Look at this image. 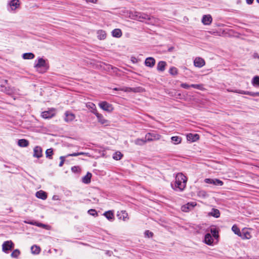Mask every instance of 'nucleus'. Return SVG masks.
Here are the masks:
<instances>
[{
    "label": "nucleus",
    "mask_w": 259,
    "mask_h": 259,
    "mask_svg": "<svg viewBox=\"0 0 259 259\" xmlns=\"http://www.w3.org/2000/svg\"><path fill=\"white\" fill-rule=\"evenodd\" d=\"M187 182V177L183 174L179 173L176 177L175 186L171 184V187L175 190L183 191L186 188Z\"/></svg>",
    "instance_id": "obj_1"
},
{
    "label": "nucleus",
    "mask_w": 259,
    "mask_h": 259,
    "mask_svg": "<svg viewBox=\"0 0 259 259\" xmlns=\"http://www.w3.org/2000/svg\"><path fill=\"white\" fill-rule=\"evenodd\" d=\"M34 67L38 72L44 73L49 69V65L47 60L38 57L35 61Z\"/></svg>",
    "instance_id": "obj_2"
},
{
    "label": "nucleus",
    "mask_w": 259,
    "mask_h": 259,
    "mask_svg": "<svg viewBox=\"0 0 259 259\" xmlns=\"http://www.w3.org/2000/svg\"><path fill=\"white\" fill-rule=\"evenodd\" d=\"M129 14L131 18L140 21H143L144 20L150 21L154 19L153 17H150L147 14L135 11H130Z\"/></svg>",
    "instance_id": "obj_3"
},
{
    "label": "nucleus",
    "mask_w": 259,
    "mask_h": 259,
    "mask_svg": "<svg viewBox=\"0 0 259 259\" xmlns=\"http://www.w3.org/2000/svg\"><path fill=\"white\" fill-rule=\"evenodd\" d=\"M161 137V135L156 133H148L145 135V139L147 142H152L159 140Z\"/></svg>",
    "instance_id": "obj_4"
},
{
    "label": "nucleus",
    "mask_w": 259,
    "mask_h": 259,
    "mask_svg": "<svg viewBox=\"0 0 259 259\" xmlns=\"http://www.w3.org/2000/svg\"><path fill=\"white\" fill-rule=\"evenodd\" d=\"M99 107L104 111L108 112H112L114 108L112 105L106 101H102L99 104Z\"/></svg>",
    "instance_id": "obj_5"
},
{
    "label": "nucleus",
    "mask_w": 259,
    "mask_h": 259,
    "mask_svg": "<svg viewBox=\"0 0 259 259\" xmlns=\"http://www.w3.org/2000/svg\"><path fill=\"white\" fill-rule=\"evenodd\" d=\"M14 247V244L12 241H5L2 245L3 251L8 253L9 250H12Z\"/></svg>",
    "instance_id": "obj_6"
},
{
    "label": "nucleus",
    "mask_w": 259,
    "mask_h": 259,
    "mask_svg": "<svg viewBox=\"0 0 259 259\" xmlns=\"http://www.w3.org/2000/svg\"><path fill=\"white\" fill-rule=\"evenodd\" d=\"M55 115V111L53 108L48 111H45L41 113V116L45 119H49L53 117Z\"/></svg>",
    "instance_id": "obj_7"
},
{
    "label": "nucleus",
    "mask_w": 259,
    "mask_h": 259,
    "mask_svg": "<svg viewBox=\"0 0 259 259\" xmlns=\"http://www.w3.org/2000/svg\"><path fill=\"white\" fill-rule=\"evenodd\" d=\"M95 115L96 116L99 123L105 125H108L109 122V121L105 119L102 114L98 113V111H95Z\"/></svg>",
    "instance_id": "obj_8"
},
{
    "label": "nucleus",
    "mask_w": 259,
    "mask_h": 259,
    "mask_svg": "<svg viewBox=\"0 0 259 259\" xmlns=\"http://www.w3.org/2000/svg\"><path fill=\"white\" fill-rule=\"evenodd\" d=\"M204 182L207 184H211L215 186H222L223 182L218 179L207 178L204 180Z\"/></svg>",
    "instance_id": "obj_9"
},
{
    "label": "nucleus",
    "mask_w": 259,
    "mask_h": 259,
    "mask_svg": "<svg viewBox=\"0 0 259 259\" xmlns=\"http://www.w3.org/2000/svg\"><path fill=\"white\" fill-rule=\"evenodd\" d=\"M205 64L204 60L201 57H196L194 60V65L198 68H201Z\"/></svg>",
    "instance_id": "obj_10"
},
{
    "label": "nucleus",
    "mask_w": 259,
    "mask_h": 259,
    "mask_svg": "<svg viewBox=\"0 0 259 259\" xmlns=\"http://www.w3.org/2000/svg\"><path fill=\"white\" fill-rule=\"evenodd\" d=\"M42 150L41 147L39 146H35L33 149V157L39 158L42 156Z\"/></svg>",
    "instance_id": "obj_11"
},
{
    "label": "nucleus",
    "mask_w": 259,
    "mask_h": 259,
    "mask_svg": "<svg viewBox=\"0 0 259 259\" xmlns=\"http://www.w3.org/2000/svg\"><path fill=\"white\" fill-rule=\"evenodd\" d=\"M196 205V203L195 202H189L187 204L184 205L182 206L181 209L183 211L188 212L189 210L192 209L193 207Z\"/></svg>",
    "instance_id": "obj_12"
},
{
    "label": "nucleus",
    "mask_w": 259,
    "mask_h": 259,
    "mask_svg": "<svg viewBox=\"0 0 259 259\" xmlns=\"http://www.w3.org/2000/svg\"><path fill=\"white\" fill-rule=\"evenodd\" d=\"M234 92L243 95H247L252 97H259V92H252L243 90H236Z\"/></svg>",
    "instance_id": "obj_13"
},
{
    "label": "nucleus",
    "mask_w": 259,
    "mask_h": 259,
    "mask_svg": "<svg viewBox=\"0 0 259 259\" xmlns=\"http://www.w3.org/2000/svg\"><path fill=\"white\" fill-rule=\"evenodd\" d=\"M65 117L64 118V120L67 122H69L72 121L75 116V115L69 111H66L65 113Z\"/></svg>",
    "instance_id": "obj_14"
},
{
    "label": "nucleus",
    "mask_w": 259,
    "mask_h": 259,
    "mask_svg": "<svg viewBox=\"0 0 259 259\" xmlns=\"http://www.w3.org/2000/svg\"><path fill=\"white\" fill-rule=\"evenodd\" d=\"M199 139V135L197 134H188L187 135V139L188 141L191 142H194L196 141Z\"/></svg>",
    "instance_id": "obj_15"
},
{
    "label": "nucleus",
    "mask_w": 259,
    "mask_h": 259,
    "mask_svg": "<svg viewBox=\"0 0 259 259\" xmlns=\"http://www.w3.org/2000/svg\"><path fill=\"white\" fill-rule=\"evenodd\" d=\"M145 64L147 67H153L155 64V60L153 57L147 58L145 61Z\"/></svg>",
    "instance_id": "obj_16"
},
{
    "label": "nucleus",
    "mask_w": 259,
    "mask_h": 259,
    "mask_svg": "<svg viewBox=\"0 0 259 259\" xmlns=\"http://www.w3.org/2000/svg\"><path fill=\"white\" fill-rule=\"evenodd\" d=\"M239 237L242 239H249L251 238V235L247 230L243 229Z\"/></svg>",
    "instance_id": "obj_17"
},
{
    "label": "nucleus",
    "mask_w": 259,
    "mask_h": 259,
    "mask_svg": "<svg viewBox=\"0 0 259 259\" xmlns=\"http://www.w3.org/2000/svg\"><path fill=\"white\" fill-rule=\"evenodd\" d=\"M212 17L210 15H204L202 19V22L204 25H209L212 22Z\"/></svg>",
    "instance_id": "obj_18"
},
{
    "label": "nucleus",
    "mask_w": 259,
    "mask_h": 259,
    "mask_svg": "<svg viewBox=\"0 0 259 259\" xmlns=\"http://www.w3.org/2000/svg\"><path fill=\"white\" fill-rule=\"evenodd\" d=\"M208 215L218 218L220 217V211L218 209L212 208L211 211L208 213Z\"/></svg>",
    "instance_id": "obj_19"
},
{
    "label": "nucleus",
    "mask_w": 259,
    "mask_h": 259,
    "mask_svg": "<svg viewBox=\"0 0 259 259\" xmlns=\"http://www.w3.org/2000/svg\"><path fill=\"white\" fill-rule=\"evenodd\" d=\"M9 6L12 10H15L20 6V2L19 0H12L9 3Z\"/></svg>",
    "instance_id": "obj_20"
},
{
    "label": "nucleus",
    "mask_w": 259,
    "mask_h": 259,
    "mask_svg": "<svg viewBox=\"0 0 259 259\" xmlns=\"http://www.w3.org/2000/svg\"><path fill=\"white\" fill-rule=\"evenodd\" d=\"M213 239L209 233H207L204 236V242L208 245H211L213 243Z\"/></svg>",
    "instance_id": "obj_21"
},
{
    "label": "nucleus",
    "mask_w": 259,
    "mask_h": 259,
    "mask_svg": "<svg viewBox=\"0 0 259 259\" xmlns=\"http://www.w3.org/2000/svg\"><path fill=\"white\" fill-rule=\"evenodd\" d=\"M166 63L165 61H159L157 66V69L159 71L163 72L165 70Z\"/></svg>",
    "instance_id": "obj_22"
},
{
    "label": "nucleus",
    "mask_w": 259,
    "mask_h": 259,
    "mask_svg": "<svg viewBox=\"0 0 259 259\" xmlns=\"http://www.w3.org/2000/svg\"><path fill=\"white\" fill-rule=\"evenodd\" d=\"M103 215L109 220L110 221H112L114 220V213L112 210H109L103 213Z\"/></svg>",
    "instance_id": "obj_23"
},
{
    "label": "nucleus",
    "mask_w": 259,
    "mask_h": 259,
    "mask_svg": "<svg viewBox=\"0 0 259 259\" xmlns=\"http://www.w3.org/2000/svg\"><path fill=\"white\" fill-rule=\"evenodd\" d=\"M36 196L42 200H45L47 198V193L42 190H40L36 193Z\"/></svg>",
    "instance_id": "obj_24"
},
{
    "label": "nucleus",
    "mask_w": 259,
    "mask_h": 259,
    "mask_svg": "<svg viewBox=\"0 0 259 259\" xmlns=\"http://www.w3.org/2000/svg\"><path fill=\"white\" fill-rule=\"evenodd\" d=\"M182 138L178 136H172L171 137V142L175 145L180 144L182 142Z\"/></svg>",
    "instance_id": "obj_25"
},
{
    "label": "nucleus",
    "mask_w": 259,
    "mask_h": 259,
    "mask_svg": "<svg viewBox=\"0 0 259 259\" xmlns=\"http://www.w3.org/2000/svg\"><path fill=\"white\" fill-rule=\"evenodd\" d=\"M92 174L88 172L87 175L84 176L82 179V181L84 184H89L91 182V179L92 178Z\"/></svg>",
    "instance_id": "obj_26"
},
{
    "label": "nucleus",
    "mask_w": 259,
    "mask_h": 259,
    "mask_svg": "<svg viewBox=\"0 0 259 259\" xmlns=\"http://www.w3.org/2000/svg\"><path fill=\"white\" fill-rule=\"evenodd\" d=\"M112 35L113 37L119 38L122 35V32L120 29H114L112 31Z\"/></svg>",
    "instance_id": "obj_27"
},
{
    "label": "nucleus",
    "mask_w": 259,
    "mask_h": 259,
    "mask_svg": "<svg viewBox=\"0 0 259 259\" xmlns=\"http://www.w3.org/2000/svg\"><path fill=\"white\" fill-rule=\"evenodd\" d=\"M18 144L20 147H26L28 146L29 142L26 139H20L19 140Z\"/></svg>",
    "instance_id": "obj_28"
},
{
    "label": "nucleus",
    "mask_w": 259,
    "mask_h": 259,
    "mask_svg": "<svg viewBox=\"0 0 259 259\" xmlns=\"http://www.w3.org/2000/svg\"><path fill=\"white\" fill-rule=\"evenodd\" d=\"M97 37L100 39H104L106 37V33L105 31L102 30H100L97 31Z\"/></svg>",
    "instance_id": "obj_29"
},
{
    "label": "nucleus",
    "mask_w": 259,
    "mask_h": 259,
    "mask_svg": "<svg viewBox=\"0 0 259 259\" xmlns=\"http://www.w3.org/2000/svg\"><path fill=\"white\" fill-rule=\"evenodd\" d=\"M128 214L125 211H121L120 212H118L117 214V217L119 219L122 220L123 221H125V219L127 218Z\"/></svg>",
    "instance_id": "obj_30"
},
{
    "label": "nucleus",
    "mask_w": 259,
    "mask_h": 259,
    "mask_svg": "<svg viewBox=\"0 0 259 259\" xmlns=\"http://www.w3.org/2000/svg\"><path fill=\"white\" fill-rule=\"evenodd\" d=\"M146 139L138 138L134 141V143L137 145L142 146L145 144L147 142Z\"/></svg>",
    "instance_id": "obj_31"
},
{
    "label": "nucleus",
    "mask_w": 259,
    "mask_h": 259,
    "mask_svg": "<svg viewBox=\"0 0 259 259\" xmlns=\"http://www.w3.org/2000/svg\"><path fill=\"white\" fill-rule=\"evenodd\" d=\"M34 55L32 53H25L23 54L24 59H32L34 58Z\"/></svg>",
    "instance_id": "obj_32"
},
{
    "label": "nucleus",
    "mask_w": 259,
    "mask_h": 259,
    "mask_svg": "<svg viewBox=\"0 0 259 259\" xmlns=\"http://www.w3.org/2000/svg\"><path fill=\"white\" fill-rule=\"evenodd\" d=\"M31 252L33 254H37L40 252V248L36 245H33L31 247Z\"/></svg>",
    "instance_id": "obj_33"
},
{
    "label": "nucleus",
    "mask_w": 259,
    "mask_h": 259,
    "mask_svg": "<svg viewBox=\"0 0 259 259\" xmlns=\"http://www.w3.org/2000/svg\"><path fill=\"white\" fill-rule=\"evenodd\" d=\"M252 84L254 87H259V76H255L251 81Z\"/></svg>",
    "instance_id": "obj_34"
},
{
    "label": "nucleus",
    "mask_w": 259,
    "mask_h": 259,
    "mask_svg": "<svg viewBox=\"0 0 259 259\" xmlns=\"http://www.w3.org/2000/svg\"><path fill=\"white\" fill-rule=\"evenodd\" d=\"M232 231L238 236H240L241 232L236 225H234L232 227Z\"/></svg>",
    "instance_id": "obj_35"
},
{
    "label": "nucleus",
    "mask_w": 259,
    "mask_h": 259,
    "mask_svg": "<svg viewBox=\"0 0 259 259\" xmlns=\"http://www.w3.org/2000/svg\"><path fill=\"white\" fill-rule=\"evenodd\" d=\"M169 73L172 76H176L178 74V70L175 67H171L169 69Z\"/></svg>",
    "instance_id": "obj_36"
},
{
    "label": "nucleus",
    "mask_w": 259,
    "mask_h": 259,
    "mask_svg": "<svg viewBox=\"0 0 259 259\" xmlns=\"http://www.w3.org/2000/svg\"><path fill=\"white\" fill-rule=\"evenodd\" d=\"M87 107L89 108V109H91L92 110H91V112L95 114V111H97V109H96V105L93 103H88L87 105Z\"/></svg>",
    "instance_id": "obj_37"
},
{
    "label": "nucleus",
    "mask_w": 259,
    "mask_h": 259,
    "mask_svg": "<svg viewBox=\"0 0 259 259\" xmlns=\"http://www.w3.org/2000/svg\"><path fill=\"white\" fill-rule=\"evenodd\" d=\"M46 157L50 159L53 158L52 155H53V150L52 148L48 149L46 151Z\"/></svg>",
    "instance_id": "obj_38"
},
{
    "label": "nucleus",
    "mask_w": 259,
    "mask_h": 259,
    "mask_svg": "<svg viewBox=\"0 0 259 259\" xmlns=\"http://www.w3.org/2000/svg\"><path fill=\"white\" fill-rule=\"evenodd\" d=\"M122 156L123 155L120 152L117 151L113 154V158L114 159L118 160L121 159Z\"/></svg>",
    "instance_id": "obj_39"
},
{
    "label": "nucleus",
    "mask_w": 259,
    "mask_h": 259,
    "mask_svg": "<svg viewBox=\"0 0 259 259\" xmlns=\"http://www.w3.org/2000/svg\"><path fill=\"white\" fill-rule=\"evenodd\" d=\"M26 224H30V225H35L36 226H38V227H44L45 226V225L42 224V223H37L36 222H32V221H25L24 222Z\"/></svg>",
    "instance_id": "obj_40"
},
{
    "label": "nucleus",
    "mask_w": 259,
    "mask_h": 259,
    "mask_svg": "<svg viewBox=\"0 0 259 259\" xmlns=\"http://www.w3.org/2000/svg\"><path fill=\"white\" fill-rule=\"evenodd\" d=\"M20 251L19 249H15L11 253V256L13 258H17L20 255Z\"/></svg>",
    "instance_id": "obj_41"
},
{
    "label": "nucleus",
    "mask_w": 259,
    "mask_h": 259,
    "mask_svg": "<svg viewBox=\"0 0 259 259\" xmlns=\"http://www.w3.org/2000/svg\"><path fill=\"white\" fill-rule=\"evenodd\" d=\"M210 232L212 234V236L214 238H218L219 236L218 231L216 229L211 228L210 229Z\"/></svg>",
    "instance_id": "obj_42"
},
{
    "label": "nucleus",
    "mask_w": 259,
    "mask_h": 259,
    "mask_svg": "<svg viewBox=\"0 0 259 259\" xmlns=\"http://www.w3.org/2000/svg\"><path fill=\"white\" fill-rule=\"evenodd\" d=\"M88 213L94 217H97L98 213L97 211L94 209H89L88 211Z\"/></svg>",
    "instance_id": "obj_43"
},
{
    "label": "nucleus",
    "mask_w": 259,
    "mask_h": 259,
    "mask_svg": "<svg viewBox=\"0 0 259 259\" xmlns=\"http://www.w3.org/2000/svg\"><path fill=\"white\" fill-rule=\"evenodd\" d=\"M191 87L193 88L194 89L201 90L202 88V85L200 84H191Z\"/></svg>",
    "instance_id": "obj_44"
},
{
    "label": "nucleus",
    "mask_w": 259,
    "mask_h": 259,
    "mask_svg": "<svg viewBox=\"0 0 259 259\" xmlns=\"http://www.w3.org/2000/svg\"><path fill=\"white\" fill-rule=\"evenodd\" d=\"M66 156H61V157H60V160H61V161H60V163H59V166L61 167V166H63V164H64V163L65 159V158H66Z\"/></svg>",
    "instance_id": "obj_45"
},
{
    "label": "nucleus",
    "mask_w": 259,
    "mask_h": 259,
    "mask_svg": "<svg viewBox=\"0 0 259 259\" xmlns=\"http://www.w3.org/2000/svg\"><path fill=\"white\" fill-rule=\"evenodd\" d=\"M181 87L185 89H189L191 87V84L189 85L186 83H182L181 84Z\"/></svg>",
    "instance_id": "obj_46"
},
{
    "label": "nucleus",
    "mask_w": 259,
    "mask_h": 259,
    "mask_svg": "<svg viewBox=\"0 0 259 259\" xmlns=\"http://www.w3.org/2000/svg\"><path fill=\"white\" fill-rule=\"evenodd\" d=\"M145 234L148 237H152L153 235V233L152 232L149 231V230L146 231L145 232Z\"/></svg>",
    "instance_id": "obj_47"
},
{
    "label": "nucleus",
    "mask_w": 259,
    "mask_h": 259,
    "mask_svg": "<svg viewBox=\"0 0 259 259\" xmlns=\"http://www.w3.org/2000/svg\"><path fill=\"white\" fill-rule=\"evenodd\" d=\"M5 92L7 94L9 95H10L13 93L12 90L9 87L8 88V89H7V87H5Z\"/></svg>",
    "instance_id": "obj_48"
},
{
    "label": "nucleus",
    "mask_w": 259,
    "mask_h": 259,
    "mask_svg": "<svg viewBox=\"0 0 259 259\" xmlns=\"http://www.w3.org/2000/svg\"><path fill=\"white\" fill-rule=\"evenodd\" d=\"M78 156V152L77 153H73L72 154H69L66 156V157L69 156Z\"/></svg>",
    "instance_id": "obj_49"
},
{
    "label": "nucleus",
    "mask_w": 259,
    "mask_h": 259,
    "mask_svg": "<svg viewBox=\"0 0 259 259\" xmlns=\"http://www.w3.org/2000/svg\"><path fill=\"white\" fill-rule=\"evenodd\" d=\"M87 3H92L93 4H96L98 2V0H85Z\"/></svg>",
    "instance_id": "obj_50"
},
{
    "label": "nucleus",
    "mask_w": 259,
    "mask_h": 259,
    "mask_svg": "<svg viewBox=\"0 0 259 259\" xmlns=\"http://www.w3.org/2000/svg\"><path fill=\"white\" fill-rule=\"evenodd\" d=\"M89 154L88 153H85V152H78V155H86V156H88Z\"/></svg>",
    "instance_id": "obj_51"
},
{
    "label": "nucleus",
    "mask_w": 259,
    "mask_h": 259,
    "mask_svg": "<svg viewBox=\"0 0 259 259\" xmlns=\"http://www.w3.org/2000/svg\"><path fill=\"white\" fill-rule=\"evenodd\" d=\"M78 166H73L72 168H71V169L74 172H75L77 170V169H78Z\"/></svg>",
    "instance_id": "obj_52"
},
{
    "label": "nucleus",
    "mask_w": 259,
    "mask_h": 259,
    "mask_svg": "<svg viewBox=\"0 0 259 259\" xmlns=\"http://www.w3.org/2000/svg\"><path fill=\"white\" fill-rule=\"evenodd\" d=\"M254 0H246V3L248 5H251L253 3Z\"/></svg>",
    "instance_id": "obj_53"
},
{
    "label": "nucleus",
    "mask_w": 259,
    "mask_h": 259,
    "mask_svg": "<svg viewBox=\"0 0 259 259\" xmlns=\"http://www.w3.org/2000/svg\"><path fill=\"white\" fill-rule=\"evenodd\" d=\"M253 58H258L259 59V55L257 53H254L253 54Z\"/></svg>",
    "instance_id": "obj_54"
},
{
    "label": "nucleus",
    "mask_w": 259,
    "mask_h": 259,
    "mask_svg": "<svg viewBox=\"0 0 259 259\" xmlns=\"http://www.w3.org/2000/svg\"><path fill=\"white\" fill-rule=\"evenodd\" d=\"M113 90H115V91H123V89H120V88H115L113 89Z\"/></svg>",
    "instance_id": "obj_55"
},
{
    "label": "nucleus",
    "mask_w": 259,
    "mask_h": 259,
    "mask_svg": "<svg viewBox=\"0 0 259 259\" xmlns=\"http://www.w3.org/2000/svg\"><path fill=\"white\" fill-rule=\"evenodd\" d=\"M174 49V48L173 47H170L169 48H168V52H171Z\"/></svg>",
    "instance_id": "obj_56"
},
{
    "label": "nucleus",
    "mask_w": 259,
    "mask_h": 259,
    "mask_svg": "<svg viewBox=\"0 0 259 259\" xmlns=\"http://www.w3.org/2000/svg\"><path fill=\"white\" fill-rule=\"evenodd\" d=\"M4 82H5V83H7V82H8V81H7V80H4Z\"/></svg>",
    "instance_id": "obj_57"
},
{
    "label": "nucleus",
    "mask_w": 259,
    "mask_h": 259,
    "mask_svg": "<svg viewBox=\"0 0 259 259\" xmlns=\"http://www.w3.org/2000/svg\"><path fill=\"white\" fill-rule=\"evenodd\" d=\"M134 59H133V60H132V61H133V62H134L135 59V60L136 59V58H134Z\"/></svg>",
    "instance_id": "obj_58"
},
{
    "label": "nucleus",
    "mask_w": 259,
    "mask_h": 259,
    "mask_svg": "<svg viewBox=\"0 0 259 259\" xmlns=\"http://www.w3.org/2000/svg\"><path fill=\"white\" fill-rule=\"evenodd\" d=\"M134 59H133V60H132V61H133V62H134L135 59V60L136 59V58H134Z\"/></svg>",
    "instance_id": "obj_59"
},
{
    "label": "nucleus",
    "mask_w": 259,
    "mask_h": 259,
    "mask_svg": "<svg viewBox=\"0 0 259 259\" xmlns=\"http://www.w3.org/2000/svg\"><path fill=\"white\" fill-rule=\"evenodd\" d=\"M134 59H133V60H132V61H133V62H134L135 59V60L136 59V58H134Z\"/></svg>",
    "instance_id": "obj_60"
},
{
    "label": "nucleus",
    "mask_w": 259,
    "mask_h": 259,
    "mask_svg": "<svg viewBox=\"0 0 259 259\" xmlns=\"http://www.w3.org/2000/svg\"><path fill=\"white\" fill-rule=\"evenodd\" d=\"M256 2L259 3V0H256Z\"/></svg>",
    "instance_id": "obj_61"
}]
</instances>
